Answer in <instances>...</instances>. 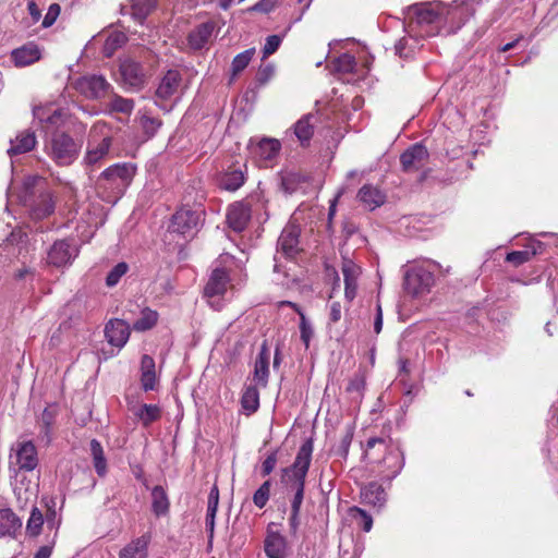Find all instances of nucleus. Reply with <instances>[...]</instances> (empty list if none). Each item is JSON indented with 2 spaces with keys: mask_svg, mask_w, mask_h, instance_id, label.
Masks as SVG:
<instances>
[{
  "mask_svg": "<svg viewBox=\"0 0 558 558\" xmlns=\"http://www.w3.org/2000/svg\"><path fill=\"white\" fill-rule=\"evenodd\" d=\"M466 8L463 5L448 7L440 2L415 3L407 9V21L411 32L422 37H433L439 34L441 27L453 24L458 19V27L464 23Z\"/></svg>",
  "mask_w": 558,
  "mask_h": 558,
  "instance_id": "obj_1",
  "label": "nucleus"
},
{
  "mask_svg": "<svg viewBox=\"0 0 558 558\" xmlns=\"http://www.w3.org/2000/svg\"><path fill=\"white\" fill-rule=\"evenodd\" d=\"M313 438H307L300 447L294 462L281 470V482L293 492L291 512H300L304 499L305 480L312 461Z\"/></svg>",
  "mask_w": 558,
  "mask_h": 558,
  "instance_id": "obj_2",
  "label": "nucleus"
},
{
  "mask_svg": "<svg viewBox=\"0 0 558 558\" xmlns=\"http://www.w3.org/2000/svg\"><path fill=\"white\" fill-rule=\"evenodd\" d=\"M23 187L24 204L29 208L33 219L43 220L54 213L56 196L45 178L38 175L27 177L24 180Z\"/></svg>",
  "mask_w": 558,
  "mask_h": 558,
  "instance_id": "obj_3",
  "label": "nucleus"
},
{
  "mask_svg": "<svg viewBox=\"0 0 558 558\" xmlns=\"http://www.w3.org/2000/svg\"><path fill=\"white\" fill-rule=\"evenodd\" d=\"M81 143L65 132H53L45 144L46 154L60 167L72 165L78 157Z\"/></svg>",
  "mask_w": 558,
  "mask_h": 558,
  "instance_id": "obj_4",
  "label": "nucleus"
},
{
  "mask_svg": "<svg viewBox=\"0 0 558 558\" xmlns=\"http://www.w3.org/2000/svg\"><path fill=\"white\" fill-rule=\"evenodd\" d=\"M434 283V272L425 266H413L404 276V290L415 298L429 293Z\"/></svg>",
  "mask_w": 558,
  "mask_h": 558,
  "instance_id": "obj_5",
  "label": "nucleus"
},
{
  "mask_svg": "<svg viewBox=\"0 0 558 558\" xmlns=\"http://www.w3.org/2000/svg\"><path fill=\"white\" fill-rule=\"evenodd\" d=\"M203 215L204 213L202 210L182 207L173 214L169 225V231L184 238H192L198 230Z\"/></svg>",
  "mask_w": 558,
  "mask_h": 558,
  "instance_id": "obj_6",
  "label": "nucleus"
},
{
  "mask_svg": "<svg viewBox=\"0 0 558 558\" xmlns=\"http://www.w3.org/2000/svg\"><path fill=\"white\" fill-rule=\"evenodd\" d=\"M246 177V162L242 160H234L227 167H223L218 173L217 185L221 190L235 192L245 183Z\"/></svg>",
  "mask_w": 558,
  "mask_h": 558,
  "instance_id": "obj_7",
  "label": "nucleus"
},
{
  "mask_svg": "<svg viewBox=\"0 0 558 558\" xmlns=\"http://www.w3.org/2000/svg\"><path fill=\"white\" fill-rule=\"evenodd\" d=\"M136 172V167L131 162L114 163L105 169L99 175V183L107 181L111 186L123 193L130 185Z\"/></svg>",
  "mask_w": 558,
  "mask_h": 558,
  "instance_id": "obj_8",
  "label": "nucleus"
},
{
  "mask_svg": "<svg viewBox=\"0 0 558 558\" xmlns=\"http://www.w3.org/2000/svg\"><path fill=\"white\" fill-rule=\"evenodd\" d=\"M77 255L73 240L61 239L54 241L47 254V264L57 268L70 265Z\"/></svg>",
  "mask_w": 558,
  "mask_h": 558,
  "instance_id": "obj_9",
  "label": "nucleus"
},
{
  "mask_svg": "<svg viewBox=\"0 0 558 558\" xmlns=\"http://www.w3.org/2000/svg\"><path fill=\"white\" fill-rule=\"evenodd\" d=\"M231 284L230 274L226 268H215L204 287L203 295L214 305L216 298H222Z\"/></svg>",
  "mask_w": 558,
  "mask_h": 558,
  "instance_id": "obj_10",
  "label": "nucleus"
},
{
  "mask_svg": "<svg viewBox=\"0 0 558 558\" xmlns=\"http://www.w3.org/2000/svg\"><path fill=\"white\" fill-rule=\"evenodd\" d=\"M275 523H269L264 539V551L267 558H288L290 545L280 532L274 530Z\"/></svg>",
  "mask_w": 558,
  "mask_h": 558,
  "instance_id": "obj_11",
  "label": "nucleus"
},
{
  "mask_svg": "<svg viewBox=\"0 0 558 558\" xmlns=\"http://www.w3.org/2000/svg\"><path fill=\"white\" fill-rule=\"evenodd\" d=\"M428 159L427 148L420 143H415L400 156L402 171L407 173L420 171L426 167Z\"/></svg>",
  "mask_w": 558,
  "mask_h": 558,
  "instance_id": "obj_12",
  "label": "nucleus"
},
{
  "mask_svg": "<svg viewBox=\"0 0 558 558\" xmlns=\"http://www.w3.org/2000/svg\"><path fill=\"white\" fill-rule=\"evenodd\" d=\"M300 228L296 225H288L281 231L277 241V252L288 259H294L302 251L300 248Z\"/></svg>",
  "mask_w": 558,
  "mask_h": 558,
  "instance_id": "obj_13",
  "label": "nucleus"
},
{
  "mask_svg": "<svg viewBox=\"0 0 558 558\" xmlns=\"http://www.w3.org/2000/svg\"><path fill=\"white\" fill-rule=\"evenodd\" d=\"M120 75L125 85L141 88L146 83V73L143 65L132 58H125L120 62Z\"/></svg>",
  "mask_w": 558,
  "mask_h": 558,
  "instance_id": "obj_14",
  "label": "nucleus"
},
{
  "mask_svg": "<svg viewBox=\"0 0 558 558\" xmlns=\"http://www.w3.org/2000/svg\"><path fill=\"white\" fill-rule=\"evenodd\" d=\"M109 86L110 85L106 78L100 75L83 76L75 82L76 90L90 99H98L102 97Z\"/></svg>",
  "mask_w": 558,
  "mask_h": 558,
  "instance_id": "obj_15",
  "label": "nucleus"
},
{
  "mask_svg": "<svg viewBox=\"0 0 558 558\" xmlns=\"http://www.w3.org/2000/svg\"><path fill=\"white\" fill-rule=\"evenodd\" d=\"M182 84V74L177 69L168 70L157 86L155 96L157 99L167 101L178 94Z\"/></svg>",
  "mask_w": 558,
  "mask_h": 558,
  "instance_id": "obj_16",
  "label": "nucleus"
},
{
  "mask_svg": "<svg viewBox=\"0 0 558 558\" xmlns=\"http://www.w3.org/2000/svg\"><path fill=\"white\" fill-rule=\"evenodd\" d=\"M111 144L112 140L110 136H105L97 144H94L90 141L88 142L83 162L89 171H94L100 167L101 161L109 154Z\"/></svg>",
  "mask_w": 558,
  "mask_h": 558,
  "instance_id": "obj_17",
  "label": "nucleus"
},
{
  "mask_svg": "<svg viewBox=\"0 0 558 558\" xmlns=\"http://www.w3.org/2000/svg\"><path fill=\"white\" fill-rule=\"evenodd\" d=\"M252 208L244 202L231 204L227 213L228 226L235 232H242L251 220Z\"/></svg>",
  "mask_w": 558,
  "mask_h": 558,
  "instance_id": "obj_18",
  "label": "nucleus"
},
{
  "mask_svg": "<svg viewBox=\"0 0 558 558\" xmlns=\"http://www.w3.org/2000/svg\"><path fill=\"white\" fill-rule=\"evenodd\" d=\"M131 333L130 325L123 319H111L105 327V336L112 347L122 348Z\"/></svg>",
  "mask_w": 558,
  "mask_h": 558,
  "instance_id": "obj_19",
  "label": "nucleus"
},
{
  "mask_svg": "<svg viewBox=\"0 0 558 558\" xmlns=\"http://www.w3.org/2000/svg\"><path fill=\"white\" fill-rule=\"evenodd\" d=\"M388 450L387 441L384 438L372 437L366 442V449L364 451V457L368 459L371 462L381 463L386 462L388 459L393 458L398 459V453L393 450Z\"/></svg>",
  "mask_w": 558,
  "mask_h": 558,
  "instance_id": "obj_20",
  "label": "nucleus"
},
{
  "mask_svg": "<svg viewBox=\"0 0 558 558\" xmlns=\"http://www.w3.org/2000/svg\"><path fill=\"white\" fill-rule=\"evenodd\" d=\"M41 58V51L37 44L29 41L15 48L11 52V60L17 68L28 66Z\"/></svg>",
  "mask_w": 558,
  "mask_h": 558,
  "instance_id": "obj_21",
  "label": "nucleus"
},
{
  "mask_svg": "<svg viewBox=\"0 0 558 558\" xmlns=\"http://www.w3.org/2000/svg\"><path fill=\"white\" fill-rule=\"evenodd\" d=\"M215 29L214 22H205L195 26L186 37L189 47L194 50H201L207 46Z\"/></svg>",
  "mask_w": 558,
  "mask_h": 558,
  "instance_id": "obj_22",
  "label": "nucleus"
},
{
  "mask_svg": "<svg viewBox=\"0 0 558 558\" xmlns=\"http://www.w3.org/2000/svg\"><path fill=\"white\" fill-rule=\"evenodd\" d=\"M281 144L278 140L263 138L252 147V154L264 167H268V162L279 154Z\"/></svg>",
  "mask_w": 558,
  "mask_h": 558,
  "instance_id": "obj_23",
  "label": "nucleus"
},
{
  "mask_svg": "<svg viewBox=\"0 0 558 558\" xmlns=\"http://www.w3.org/2000/svg\"><path fill=\"white\" fill-rule=\"evenodd\" d=\"M16 463L20 470L25 472H31L37 468V449L33 441H24L17 445Z\"/></svg>",
  "mask_w": 558,
  "mask_h": 558,
  "instance_id": "obj_24",
  "label": "nucleus"
},
{
  "mask_svg": "<svg viewBox=\"0 0 558 558\" xmlns=\"http://www.w3.org/2000/svg\"><path fill=\"white\" fill-rule=\"evenodd\" d=\"M341 270L344 280V295L347 300L352 301L356 296L357 279L361 275V268L351 259H344Z\"/></svg>",
  "mask_w": 558,
  "mask_h": 558,
  "instance_id": "obj_25",
  "label": "nucleus"
},
{
  "mask_svg": "<svg viewBox=\"0 0 558 558\" xmlns=\"http://www.w3.org/2000/svg\"><path fill=\"white\" fill-rule=\"evenodd\" d=\"M141 387L144 391L155 390L158 386L155 360L144 354L141 360Z\"/></svg>",
  "mask_w": 558,
  "mask_h": 558,
  "instance_id": "obj_26",
  "label": "nucleus"
},
{
  "mask_svg": "<svg viewBox=\"0 0 558 558\" xmlns=\"http://www.w3.org/2000/svg\"><path fill=\"white\" fill-rule=\"evenodd\" d=\"M151 536L146 533L132 539L119 553V558H147Z\"/></svg>",
  "mask_w": 558,
  "mask_h": 558,
  "instance_id": "obj_27",
  "label": "nucleus"
},
{
  "mask_svg": "<svg viewBox=\"0 0 558 558\" xmlns=\"http://www.w3.org/2000/svg\"><path fill=\"white\" fill-rule=\"evenodd\" d=\"M37 138L34 131L24 130L20 132L14 140L10 142L8 154L10 156L22 155L35 148Z\"/></svg>",
  "mask_w": 558,
  "mask_h": 558,
  "instance_id": "obj_28",
  "label": "nucleus"
},
{
  "mask_svg": "<svg viewBox=\"0 0 558 558\" xmlns=\"http://www.w3.org/2000/svg\"><path fill=\"white\" fill-rule=\"evenodd\" d=\"M317 117L314 114H305L294 124V134L301 146L307 147L314 135Z\"/></svg>",
  "mask_w": 558,
  "mask_h": 558,
  "instance_id": "obj_29",
  "label": "nucleus"
},
{
  "mask_svg": "<svg viewBox=\"0 0 558 558\" xmlns=\"http://www.w3.org/2000/svg\"><path fill=\"white\" fill-rule=\"evenodd\" d=\"M364 504L381 508L386 502V492L377 482L366 484L361 490Z\"/></svg>",
  "mask_w": 558,
  "mask_h": 558,
  "instance_id": "obj_30",
  "label": "nucleus"
},
{
  "mask_svg": "<svg viewBox=\"0 0 558 558\" xmlns=\"http://www.w3.org/2000/svg\"><path fill=\"white\" fill-rule=\"evenodd\" d=\"M270 351H260L255 360L253 380L256 386L265 388L269 377Z\"/></svg>",
  "mask_w": 558,
  "mask_h": 558,
  "instance_id": "obj_31",
  "label": "nucleus"
},
{
  "mask_svg": "<svg viewBox=\"0 0 558 558\" xmlns=\"http://www.w3.org/2000/svg\"><path fill=\"white\" fill-rule=\"evenodd\" d=\"M22 527V520L10 508L0 510V535L15 536Z\"/></svg>",
  "mask_w": 558,
  "mask_h": 558,
  "instance_id": "obj_32",
  "label": "nucleus"
},
{
  "mask_svg": "<svg viewBox=\"0 0 558 558\" xmlns=\"http://www.w3.org/2000/svg\"><path fill=\"white\" fill-rule=\"evenodd\" d=\"M357 198L361 203L373 210L385 203L386 195L379 189L371 184H365L360 189Z\"/></svg>",
  "mask_w": 558,
  "mask_h": 558,
  "instance_id": "obj_33",
  "label": "nucleus"
},
{
  "mask_svg": "<svg viewBox=\"0 0 558 558\" xmlns=\"http://www.w3.org/2000/svg\"><path fill=\"white\" fill-rule=\"evenodd\" d=\"M170 501L165 488L160 485L151 489V511L156 517L166 515L169 512Z\"/></svg>",
  "mask_w": 558,
  "mask_h": 558,
  "instance_id": "obj_34",
  "label": "nucleus"
},
{
  "mask_svg": "<svg viewBox=\"0 0 558 558\" xmlns=\"http://www.w3.org/2000/svg\"><path fill=\"white\" fill-rule=\"evenodd\" d=\"M219 504V489L217 485H214L210 489L207 504L206 513V530L208 532L209 539L214 537L215 530V518L218 510Z\"/></svg>",
  "mask_w": 558,
  "mask_h": 558,
  "instance_id": "obj_35",
  "label": "nucleus"
},
{
  "mask_svg": "<svg viewBox=\"0 0 558 558\" xmlns=\"http://www.w3.org/2000/svg\"><path fill=\"white\" fill-rule=\"evenodd\" d=\"M133 414L143 423L144 426H149L161 416V410L156 404H141L130 409Z\"/></svg>",
  "mask_w": 558,
  "mask_h": 558,
  "instance_id": "obj_36",
  "label": "nucleus"
},
{
  "mask_svg": "<svg viewBox=\"0 0 558 558\" xmlns=\"http://www.w3.org/2000/svg\"><path fill=\"white\" fill-rule=\"evenodd\" d=\"M241 405L246 415H251L258 410L259 392L256 385H248L244 388Z\"/></svg>",
  "mask_w": 558,
  "mask_h": 558,
  "instance_id": "obj_37",
  "label": "nucleus"
},
{
  "mask_svg": "<svg viewBox=\"0 0 558 558\" xmlns=\"http://www.w3.org/2000/svg\"><path fill=\"white\" fill-rule=\"evenodd\" d=\"M159 319L157 311L149 307L142 308L140 317L133 323V329L135 331H147L153 329Z\"/></svg>",
  "mask_w": 558,
  "mask_h": 558,
  "instance_id": "obj_38",
  "label": "nucleus"
},
{
  "mask_svg": "<svg viewBox=\"0 0 558 558\" xmlns=\"http://www.w3.org/2000/svg\"><path fill=\"white\" fill-rule=\"evenodd\" d=\"M89 446L95 471L100 477H102L107 473V459L105 457L104 448L97 439H93Z\"/></svg>",
  "mask_w": 558,
  "mask_h": 558,
  "instance_id": "obj_39",
  "label": "nucleus"
},
{
  "mask_svg": "<svg viewBox=\"0 0 558 558\" xmlns=\"http://www.w3.org/2000/svg\"><path fill=\"white\" fill-rule=\"evenodd\" d=\"M157 0H132L133 16L143 22L156 8Z\"/></svg>",
  "mask_w": 558,
  "mask_h": 558,
  "instance_id": "obj_40",
  "label": "nucleus"
},
{
  "mask_svg": "<svg viewBox=\"0 0 558 558\" xmlns=\"http://www.w3.org/2000/svg\"><path fill=\"white\" fill-rule=\"evenodd\" d=\"M254 54H255V49L250 48V49H246L243 52L236 54L233 58L232 63H231V71H232L233 77L236 76L238 74H240L248 65V63L251 62Z\"/></svg>",
  "mask_w": 558,
  "mask_h": 558,
  "instance_id": "obj_41",
  "label": "nucleus"
},
{
  "mask_svg": "<svg viewBox=\"0 0 558 558\" xmlns=\"http://www.w3.org/2000/svg\"><path fill=\"white\" fill-rule=\"evenodd\" d=\"M109 111L131 114L134 109V100L114 95L108 104Z\"/></svg>",
  "mask_w": 558,
  "mask_h": 558,
  "instance_id": "obj_42",
  "label": "nucleus"
},
{
  "mask_svg": "<svg viewBox=\"0 0 558 558\" xmlns=\"http://www.w3.org/2000/svg\"><path fill=\"white\" fill-rule=\"evenodd\" d=\"M126 41V36L121 32L111 33L104 45V54L106 57H111L114 51L122 47Z\"/></svg>",
  "mask_w": 558,
  "mask_h": 558,
  "instance_id": "obj_43",
  "label": "nucleus"
},
{
  "mask_svg": "<svg viewBox=\"0 0 558 558\" xmlns=\"http://www.w3.org/2000/svg\"><path fill=\"white\" fill-rule=\"evenodd\" d=\"M44 524V517L41 511L34 507L32 509L29 519L26 524V532L29 536H37L41 532V526Z\"/></svg>",
  "mask_w": 558,
  "mask_h": 558,
  "instance_id": "obj_44",
  "label": "nucleus"
},
{
  "mask_svg": "<svg viewBox=\"0 0 558 558\" xmlns=\"http://www.w3.org/2000/svg\"><path fill=\"white\" fill-rule=\"evenodd\" d=\"M69 119V112L64 108L54 107L49 113L48 120L44 123L45 128H59L64 125Z\"/></svg>",
  "mask_w": 558,
  "mask_h": 558,
  "instance_id": "obj_45",
  "label": "nucleus"
},
{
  "mask_svg": "<svg viewBox=\"0 0 558 558\" xmlns=\"http://www.w3.org/2000/svg\"><path fill=\"white\" fill-rule=\"evenodd\" d=\"M270 480L265 481L254 493L253 502L259 509L264 508L269 500L270 497Z\"/></svg>",
  "mask_w": 558,
  "mask_h": 558,
  "instance_id": "obj_46",
  "label": "nucleus"
},
{
  "mask_svg": "<svg viewBox=\"0 0 558 558\" xmlns=\"http://www.w3.org/2000/svg\"><path fill=\"white\" fill-rule=\"evenodd\" d=\"M299 329H300V337H301L302 344L306 349H308L311 341L314 338L315 332H314L313 326L307 320L305 314H301Z\"/></svg>",
  "mask_w": 558,
  "mask_h": 558,
  "instance_id": "obj_47",
  "label": "nucleus"
},
{
  "mask_svg": "<svg viewBox=\"0 0 558 558\" xmlns=\"http://www.w3.org/2000/svg\"><path fill=\"white\" fill-rule=\"evenodd\" d=\"M140 123L148 138L153 137L162 124L160 119L146 114L141 117Z\"/></svg>",
  "mask_w": 558,
  "mask_h": 558,
  "instance_id": "obj_48",
  "label": "nucleus"
},
{
  "mask_svg": "<svg viewBox=\"0 0 558 558\" xmlns=\"http://www.w3.org/2000/svg\"><path fill=\"white\" fill-rule=\"evenodd\" d=\"M53 422H54L53 411H51L49 409H45L41 414V417H40V423H41L40 435L43 438H46L47 442H50V440H51L50 434H51V426H52Z\"/></svg>",
  "mask_w": 558,
  "mask_h": 558,
  "instance_id": "obj_49",
  "label": "nucleus"
},
{
  "mask_svg": "<svg viewBox=\"0 0 558 558\" xmlns=\"http://www.w3.org/2000/svg\"><path fill=\"white\" fill-rule=\"evenodd\" d=\"M536 250L533 252L529 251H512L507 254L506 262L512 264L513 266L518 267L523 265L524 263L529 262L532 256L536 254Z\"/></svg>",
  "mask_w": 558,
  "mask_h": 558,
  "instance_id": "obj_50",
  "label": "nucleus"
},
{
  "mask_svg": "<svg viewBox=\"0 0 558 558\" xmlns=\"http://www.w3.org/2000/svg\"><path fill=\"white\" fill-rule=\"evenodd\" d=\"M129 266L126 263H118L107 275L106 284L108 287L116 286L119 280L126 274Z\"/></svg>",
  "mask_w": 558,
  "mask_h": 558,
  "instance_id": "obj_51",
  "label": "nucleus"
},
{
  "mask_svg": "<svg viewBox=\"0 0 558 558\" xmlns=\"http://www.w3.org/2000/svg\"><path fill=\"white\" fill-rule=\"evenodd\" d=\"M352 517L359 522L363 531L369 532L373 526L372 517L363 509L353 507L351 509Z\"/></svg>",
  "mask_w": 558,
  "mask_h": 558,
  "instance_id": "obj_52",
  "label": "nucleus"
},
{
  "mask_svg": "<svg viewBox=\"0 0 558 558\" xmlns=\"http://www.w3.org/2000/svg\"><path fill=\"white\" fill-rule=\"evenodd\" d=\"M398 384L402 387L403 396L408 398L409 403H411L420 391L421 386L418 384L411 383L408 377L398 378Z\"/></svg>",
  "mask_w": 558,
  "mask_h": 558,
  "instance_id": "obj_53",
  "label": "nucleus"
},
{
  "mask_svg": "<svg viewBox=\"0 0 558 558\" xmlns=\"http://www.w3.org/2000/svg\"><path fill=\"white\" fill-rule=\"evenodd\" d=\"M353 439V428L348 427L345 434L342 436L339 446L336 449V454L345 459L349 454V448Z\"/></svg>",
  "mask_w": 558,
  "mask_h": 558,
  "instance_id": "obj_54",
  "label": "nucleus"
},
{
  "mask_svg": "<svg viewBox=\"0 0 558 558\" xmlns=\"http://www.w3.org/2000/svg\"><path fill=\"white\" fill-rule=\"evenodd\" d=\"M365 388V375L361 372L354 374V376L350 379L347 391L350 393L357 392L359 395L362 393V391Z\"/></svg>",
  "mask_w": 558,
  "mask_h": 558,
  "instance_id": "obj_55",
  "label": "nucleus"
},
{
  "mask_svg": "<svg viewBox=\"0 0 558 558\" xmlns=\"http://www.w3.org/2000/svg\"><path fill=\"white\" fill-rule=\"evenodd\" d=\"M279 0H259L254 5L247 9L248 12L269 13L278 4Z\"/></svg>",
  "mask_w": 558,
  "mask_h": 558,
  "instance_id": "obj_56",
  "label": "nucleus"
},
{
  "mask_svg": "<svg viewBox=\"0 0 558 558\" xmlns=\"http://www.w3.org/2000/svg\"><path fill=\"white\" fill-rule=\"evenodd\" d=\"M281 44V38L278 35H270L266 38L265 46L263 48L264 58L275 53Z\"/></svg>",
  "mask_w": 558,
  "mask_h": 558,
  "instance_id": "obj_57",
  "label": "nucleus"
},
{
  "mask_svg": "<svg viewBox=\"0 0 558 558\" xmlns=\"http://www.w3.org/2000/svg\"><path fill=\"white\" fill-rule=\"evenodd\" d=\"M61 7L58 3H52L49 5L48 11L43 20V27H50L58 16L60 15Z\"/></svg>",
  "mask_w": 558,
  "mask_h": 558,
  "instance_id": "obj_58",
  "label": "nucleus"
},
{
  "mask_svg": "<svg viewBox=\"0 0 558 558\" xmlns=\"http://www.w3.org/2000/svg\"><path fill=\"white\" fill-rule=\"evenodd\" d=\"M53 105H39L33 109V116L41 125L48 120L49 113L53 110Z\"/></svg>",
  "mask_w": 558,
  "mask_h": 558,
  "instance_id": "obj_59",
  "label": "nucleus"
},
{
  "mask_svg": "<svg viewBox=\"0 0 558 558\" xmlns=\"http://www.w3.org/2000/svg\"><path fill=\"white\" fill-rule=\"evenodd\" d=\"M277 461V451L269 453L262 463V476L269 475L275 470Z\"/></svg>",
  "mask_w": 558,
  "mask_h": 558,
  "instance_id": "obj_60",
  "label": "nucleus"
},
{
  "mask_svg": "<svg viewBox=\"0 0 558 558\" xmlns=\"http://www.w3.org/2000/svg\"><path fill=\"white\" fill-rule=\"evenodd\" d=\"M27 11L32 17V22L35 24L37 23L41 17V10L38 7V4L35 2V0H28L27 2Z\"/></svg>",
  "mask_w": 558,
  "mask_h": 558,
  "instance_id": "obj_61",
  "label": "nucleus"
},
{
  "mask_svg": "<svg viewBox=\"0 0 558 558\" xmlns=\"http://www.w3.org/2000/svg\"><path fill=\"white\" fill-rule=\"evenodd\" d=\"M341 318V304L340 302H332L330 305L329 320L337 323Z\"/></svg>",
  "mask_w": 558,
  "mask_h": 558,
  "instance_id": "obj_62",
  "label": "nucleus"
},
{
  "mask_svg": "<svg viewBox=\"0 0 558 558\" xmlns=\"http://www.w3.org/2000/svg\"><path fill=\"white\" fill-rule=\"evenodd\" d=\"M411 373V363L407 359H399V374L398 378L400 377H409Z\"/></svg>",
  "mask_w": 558,
  "mask_h": 558,
  "instance_id": "obj_63",
  "label": "nucleus"
},
{
  "mask_svg": "<svg viewBox=\"0 0 558 558\" xmlns=\"http://www.w3.org/2000/svg\"><path fill=\"white\" fill-rule=\"evenodd\" d=\"M52 554V545H45L39 547L34 558H50Z\"/></svg>",
  "mask_w": 558,
  "mask_h": 558,
  "instance_id": "obj_64",
  "label": "nucleus"
}]
</instances>
